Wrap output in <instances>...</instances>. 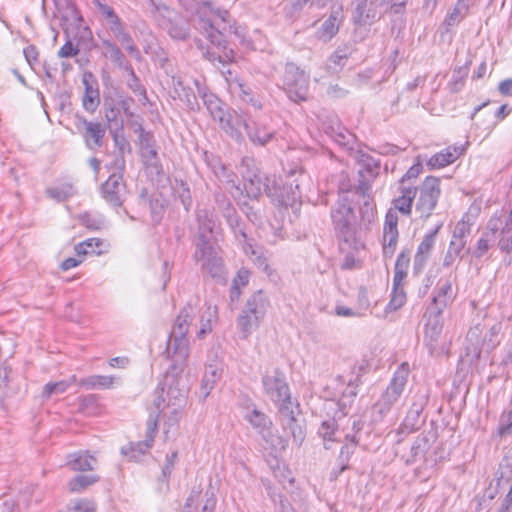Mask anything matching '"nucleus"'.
<instances>
[{"label":"nucleus","mask_w":512,"mask_h":512,"mask_svg":"<svg viewBox=\"0 0 512 512\" xmlns=\"http://www.w3.org/2000/svg\"><path fill=\"white\" fill-rule=\"evenodd\" d=\"M230 14L227 10H213L209 2H204L197 11L195 28L205 36L211 44L220 47L223 42V31L229 25Z\"/></svg>","instance_id":"obj_3"},{"label":"nucleus","mask_w":512,"mask_h":512,"mask_svg":"<svg viewBox=\"0 0 512 512\" xmlns=\"http://www.w3.org/2000/svg\"><path fill=\"white\" fill-rule=\"evenodd\" d=\"M466 245L450 240L448 249L443 258V267L448 268L454 264L458 257H461V252L464 250Z\"/></svg>","instance_id":"obj_54"},{"label":"nucleus","mask_w":512,"mask_h":512,"mask_svg":"<svg viewBox=\"0 0 512 512\" xmlns=\"http://www.w3.org/2000/svg\"><path fill=\"white\" fill-rule=\"evenodd\" d=\"M231 85L238 92L239 97L244 102L252 105L257 109H260L262 107L261 103L257 99H255L251 89L246 84L241 82L238 78L235 77L231 79Z\"/></svg>","instance_id":"obj_49"},{"label":"nucleus","mask_w":512,"mask_h":512,"mask_svg":"<svg viewBox=\"0 0 512 512\" xmlns=\"http://www.w3.org/2000/svg\"><path fill=\"white\" fill-rule=\"evenodd\" d=\"M409 374V366L407 363H402L395 371L387 388L392 391V394H397L399 397L402 395L407 383Z\"/></svg>","instance_id":"obj_42"},{"label":"nucleus","mask_w":512,"mask_h":512,"mask_svg":"<svg viewBox=\"0 0 512 512\" xmlns=\"http://www.w3.org/2000/svg\"><path fill=\"white\" fill-rule=\"evenodd\" d=\"M283 89L293 102H302L308 99L309 75L296 64L288 62L283 75Z\"/></svg>","instance_id":"obj_5"},{"label":"nucleus","mask_w":512,"mask_h":512,"mask_svg":"<svg viewBox=\"0 0 512 512\" xmlns=\"http://www.w3.org/2000/svg\"><path fill=\"white\" fill-rule=\"evenodd\" d=\"M66 465L72 471H91L97 464V459L90 455L88 451H78L71 453L66 458Z\"/></svg>","instance_id":"obj_31"},{"label":"nucleus","mask_w":512,"mask_h":512,"mask_svg":"<svg viewBox=\"0 0 512 512\" xmlns=\"http://www.w3.org/2000/svg\"><path fill=\"white\" fill-rule=\"evenodd\" d=\"M249 117L246 113H238L233 109H228L217 120L220 128L233 140L242 143L244 140L241 128H248L247 122Z\"/></svg>","instance_id":"obj_15"},{"label":"nucleus","mask_w":512,"mask_h":512,"mask_svg":"<svg viewBox=\"0 0 512 512\" xmlns=\"http://www.w3.org/2000/svg\"><path fill=\"white\" fill-rule=\"evenodd\" d=\"M248 128H245L248 139L257 146H266L274 137L275 130L261 121H254L249 118Z\"/></svg>","instance_id":"obj_22"},{"label":"nucleus","mask_w":512,"mask_h":512,"mask_svg":"<svg viewBox=\"0 0 512 512\" xmlns=\"http://www.w3.org/2000/svg\"><path fill=\"white\" fill-rule=\"evenodd\" d=\"M500 220H493L491 219L488 223V229L491 230V232H485L483 233V235L480 237V239L477 241V245H476V248L473 252V255L476 257V258H481L485 255V253L489 250V242H490V235L491 236H494L496 231L498 230V222Z\"/></svg>","instance_id":"obj_46"},{"label":"nucleus","mask_w":512,"mask_h":512,"mask_svg":"<svg viewBox=\"0 0 512 512\" xmlns=\"http://www.w3.org/2000/svg\"><path fill=\"white\" fill-rule=\"evenodd\" d=\"M244 419L253 427L254 430H256L258 434L266 428H273L271 418L266 413L255 407L246 411Z\"/></svg>","instance_id":"obj_39"},{"label":"nucleus","mask_w":512,"mask_h":512,"mask_svg":"<svg viewBox=\"0 0 512 512\" xmlns=\"http://www.w3.org/2000/svg\"><path fill=\"white\" fill-rule=\"evenodd\" d=\"M364 421L358 416H351L348 419L342 421L341 432L345 435L346 432L355 434L358 437V433L362 431Z\"/></svg>","instance_id":"obj_58"},{"label":"nucleus","mask_w":512,"mask_h":512,"mask_svg":"<svg viewBox=\"0 0 512 512\" xmlns=\"http://www.w3.org/2000/svg\"><path fill=\"white\" fill-rule=\"evenodd\" d=\"M102 240L99 238H90L87 239L75 246V252L78 255H86V254H100L101 252L97 249L102 246Z\"/></svg>","instance_id":"obj_55"},{"label":"nucleus","mask_w":512,"mask_h":512,"mask_svg":"<svg viewBox=\"0 0 512 512\" xmlns=\"http://www.w3.org/2000/svg\"><path fill=\"white\" fill-rule=\"evenodd\" d=\"M399 232L383 231L382 255L385 260L391 259L396 251Z\"/></svg>","instance_id":"obj_50"},{"label":"nucleus","mask_w":512,"mask_h":512,"mask_svg":"<svg viewBox=\"0 0 512 512\" xmlns=\"http://www.w3.org/2000/svg\"><path fill=\"white\" fill-rule=\"evenodd\" d=\"M259 435L261 436L264 449L268 450L275 457L284 452L288 447V439L274 433L272 428H266Z\"/></svg>","instance_id":"obj_30"},{"label":"nucleus","mask_w":512,"mask_h":512,"mask_svg":"<svg viewBox=\"0 0 512 512\" xmlns=\"http://www.w3.org/2000/svg\"><path fill=\"white\" fill-rule=\"evenodd\" d=\"M119 380L114 376L92 375L81 379L79 385L87 389H109Z\"/></svg>","instance_id":"obj_44"},{"label":"nucleus","mask_w":512,"mask_h":512,"mask_svg":"<svg viewBox=\"0 0 512 512\" xmlns=\"http://www.w3.org/2000/svg\"><path fill=\"white\" fill-rule=\"evenodd\" d=\"M345 441L346 443L342 446L338 456L339 468L331 471V480H337L338 477L349 468V460L359 444V437H356L355 434H351L350 432H346Z\"/></svg>","instance_id":"obj_23"},{"label":"nucleus","mask_w":512,"mask_h":512,"mask_svg":"<svg viewBox=\"0 0 512 512\" xmlns=\"http://www.w3.org/2000/svg\"><path fill=\"white\" fill-rule=\"evenodd\" d=\"M216 310H213L211 306H207L206 309L200 315V329L198 331V338H203L207 333L211 332L212 319L215 317Z\"/></svg>","instance_id":"obj_56"},{"label":"nucleus","mask_w":512,"mask_h":512,"mask_svg":"<svg viewBox=\"0 0 512 512\" xmlns=\"http://www.w3.org/2000/svg\"><path fill=\"white\" fill-rule=\"evenodd\" d=\"M82 83L85 92L82 98L83 108L89 112L94 113L100 104V92L97 80L91 72H86L83 75Z\"/></svg>","instance_id":"obj_19"},{"label":"nucleus","mask_w":512,"mask_h":512,"mask_svg":"<svg viewBox=\"0 0 512 512\" xmlns=\"http://www.w3.org/2000/svg\"><path fill=\"white\" fill-rule=\"evenodd\" d=\"M141 152L147 163L148 175L152 177V179L161 181L164 178V172L158 158V152L155 144L141 150Z\"/></svg>","instance_id":"obj_35"},{"label":"nucleus","mask_w":512,"mask_h":512,"mask_svg":"<svg viewBox=\"0 0 512 512\" xmlns=\"http://www.w3.org/2000/svg\"><path fill=\"white\" fill-rule=\"evenodd\" d=\"M172 90L171 97L173 99H179L183 102L189 110H196L199 107L197 97L193 90L185 86L181 78L172 76Z\"/></svg>","instance_id":"obj_28"},{"label":"nucleus","mask_w":512,"mask_h":512,"mask_svg":"<svg viewBox=\"0 0 512 512\" xmlns=\"http://www.w3.org/2000/svg\"><path fill=\"white\" fill-rule=\"evenodd\" d=\"M102 46L104 47L103 55L111 60L116 67L123 71L130 69L132 65L115 42L103 39Z\"/></svg>","instance_id":"obj_32"},{"label":"nucleus","mask_w":512,"mask_h":512,"mask_svg":"<svg viewBox=\"0 0 512 512\" xmlns=\"http://www.w3.org/2000/svg\"><path fill=\"white\" fill-rule=\"evenodd\" d=\"M278 410L283 431L292 437L297 447H300L306 437L305 421L295 416L292 405L282 404Z\"/></svg>","instance_id":"obj_14"},{"label":"nucleus","mask_w":512,"mask_h":512,"mask_svg":"<svg viewBox=\"0 0 512 512\" xmlns=\"http://www.w3.org/2000/svg\"><path fill=\"white\" fill-rule=\"evenodd\" d=\"M75 127L82 135L85 146L96 151L104 144L106 127L100 122L88 121L85 117L75 116Z\"/></svg>","instance_id":"obj_12"},{"label":"nucleus","mask_w":512,"mask_h":512,"mask_svg":"<svg viewBox=\"0 0 512 512\" xmlns=\"http://www.w3.org/2000/svg\"><path fill=\"white\" fill-rule=\"evenodd\" d=\"M418 188L411 185H402L399 187L400 196L392 201L395 212H400L405 216H409L412 212L413 202L417 195Z\"/></svg>","instance_id":"obj_29"},{"label":"nucleus","mask_w":512,"mask_h":512,"mask_svg":"<svg viewBox=\"0 0 512 512\" xmlns=\"http://www.w3.org/2000/svg\"><path fill=\"white\" fill-rule=\"evenodd\" d=\"M98 481L97 475H77L68 482V488L71 492H80Z\"/></svg>","instance_id":"obj_51"},{"label":"nucleus","mask_w":512,"mask_h":512,"mask_svg":"<svg viewBox=\"0 0 512 512\" xmlns=\"http://www.w3.org/2000/svg\"><path fill=\"white\" fill-rule=\"evenodd\" d=\"M243 179L244 190L247 197L251 199H258L262 195L263 190L266 192V186L270 185V183H264L262 177L252 171L243 173Z\"/></svg>","instance_id":"obj_34"},{"label":"nucleus","mask_w":512,"mask_h":512,"mask_svg":"<svg viewBox=\"0 0 512 512\" xmlns=\"http://www.w3.org/2000/svg\"><path fill=\"white\" fill-rule=\"evenodd\" d=\"M404 283L395 284L393 281L391 299L388 304V308L391 310H397L401 308L406 302V293L404 290Z\"/></svg>","instance_id":"obj_52"},{"label":"nucleus","mask_w":512,"mask_h":512,"mask_svg":"<svg viewBox=\"0 0 512 512\" xmlns=\"http://www.w3.org/2000/svg\"><path fill=\"white\" fill-rule=\"evenodd\" d=\"M347 414L348 411L337 409L332 418L324 420L321 423L318 429V434L323 438L324 442L340 441V439L337 437V434L341 432L342 421L345 420ZM324 446L326 449H329L326 443H324Z\"/></svg>","instance_id":"obj_21"},{"label":"nucleus","mask_w":512,"mask_h":512,"mask_svg":"<svg viewBox=\"0 0 512 512\" xmlns=\"http://www.w3.org/2000/svg\"><path fill=\"white\" fill-rule=\"evenodd\" d=\"M375 17V13L373 12L370 14V10L366 11V3L361 2L356 6L355 12H354V21L355 23L366 25L369 23L370 19H373Z\"/></svg>","instance_id":"obj_63"},{"label":"nucleus","mask_w":512,"mask_h":512,"mask_svg":"<svg viewBox=\"0 0 512 512\" xmlns=\"http://www.w3.org/2000/svg\"><path fill=\"white\" fill-rule=\"evenodd\" d=\"M466 148L463 145H450L440 152L434 154L427 161L430 169H440L454 163L461 155L464 154Z\"/></svg>","instance_id":"obj_25"},{"label":"nucleus","mask_w":512,"mask_h":512,"mask_svg":"<svg viewBox=\"0 0 512 512\" xmlns=\"http://www.w3.org/2000/svg\"><path fill=\"white\" fill-rule=\"evenodd\" d=\"M376 214V205L368 199L363 201L360 206V218L358 219L348 194L339 195L338 201L331 208L330 217L336 236L341 241L340 247L342 250L348 248L358 251L364 248L360 235L361 231L370 229Z\"/></svg>","instance_id":"obj_2"},{"label":"nucleus","mask_w":512,"mask_h":512,"mask_svg":"<svg viewBox=\"0 0 512 512\" xmlns=\"http://www.w3.org/2000/svg\"><path fill=\"white\" fill-rule=\"evenodd\" d=\"M158 418L156 415L150 414L146 422L145 440L138 442H130L121 448V454L129 461H139L142 456L146 455L154 443V438L158 433Z\"/></svg>","instance_id":"obj_11"},{"label":"nucleus","mask_w":512,"mask_h":512,"mask_svg":"<svg viewBox=\"0 0 512 512\" xmlns=\"http://www.w3.org/2000/svg\"><path fill=\"white\" fill-rule=\"evenodd\" d=\"M441 225L437 226L433 231L425 234L421 243L419 244L413 262V273L420 274L426 266L430 257L432 249L435 245L436 235L438 234Z\"/></svg>","instance_id":"obj_18"},{"label":"nucleus","mask_w":512,"mask_h":512,"mask_svg":"<svg viewBox=\"0 0 512 512\" xmlns=\"http://www.w3.org/2000/svg\"><path fill=\"white\" fill-rule=\"evenodd\" d=\"M471 61H468L465 65L456 67L453 70L451 80L447 86L450 93H459L465 86L466 78L469 74Z\"/></svg>","instance_id":"obj_43"},{"label":"nucleus","mask_w":512,"mask_h":512,"mask_svg":"<svg viewBox=\"0 0 512 512\" xmlns=\"http://www.w3.org/2000/svg\"><path fill=\"white\" fill-rule=\"evenodd\" d=\"M501 325L500 324H494L490 329L488 334L485 336L484 339V346H486L487 350H492L498 345L497 337L500 333Z\"/></svg>","instance_id":"obj_64"},{"label":"nucleus","mask_w":512,"mask_h":512,"mask_svg":"<svg viewBox=\"0 0 512 512\" xmlns=\"http://www.w3.org/2000/svg\"><path fill=\"white\" fill-rule=\"evenodd\" d=\"M500 236L499 248L507 253H512V212L505 217Z\"/></svg>","instance_id":"obj_48"},{"label":"nucleus","mask_w":512,"mask_h":512,"mask_svg":"<svg viewBox=\"0 0 512 512\" xmlns=\"http://www.w3.org/2000/svg\"><path fill=\"white\" fill-rule=\"evenodd\" d=\"M425 331L424 343L431 355H439V340L443 330L442 313L426 309L424 313Z\"/></svg>","instance_id":"obj_13"},{"label":"nucleus","mask_w":512,"mask_h":512,"mask_svg":"<svg viewBox=\"0 0 512 512\" xmlns=\"http://www.w3.org/2000/svg\"><path fill=\"white\" fill-rule=\"evenodd\" d=\"M198 310L191 303H187L177 315L169 339L165 353L167 358L171 360V365L166 372L164 385L167 386L168 405L176 406L172 413L177 417L179 410L186 399L187 389L185 386L179 387L178 376L182 374L187 365L189 357V340L187 333L192 324Z\"/></svg>","instance_id":"obj_1"},{"label":"nucleus","mask_w":512,"mask_h":512,"mask_svg":"<svg viewBox=\"0 0 512 512\" xmlns=\"http://www.w3.org/2000/svg\"><path fill=\"white\" fill-rule=\"evenodd\" d=\"M292 176H288L285 182L275 179L266 186V194L275 205L293 206L301 198L300 185L297 180H292Z\"/></svg>","instance_id":"obj_9"},{"label":"nucleus","mask_w":512,"mask_h":512,"mask_svg":"<svg viewBox=\"0 0 512 512\" xmlns=\"http://www.w3.org/2000/svg\"><path fill=\"white\" fill-rule=\"evenodd\" d=\"M470 233L471 225L467 221L461 220L455 225L451 240L466 245Z\"/></svg>","instance_id":"obj_57"},{"label":"nucleus","mask_w":512,"mask_h":512,"mask_svg":"<svg viewBox=\"0 0 512 512\" xmlns=\"http://www.w3.org/2000/svg\"><path fill=\"white\" fill-rule=\"evenodd\" d=\"M340 11L333 10L317 31V36L323 41L331 40L339 31Z\"/></svg>","instance_id":"obj_40"},{"label":"nucleus","mask_w":512,"mask_h":512,"mask_svg":"<svg viewBox=\"0 0 512 512\" xmlns=\"http://www.w3.org/2000/svg\"><path fill=\"white\" fill-rule=\"evenodd\" d=\"M128 74L129 78L127 79L128 88L139 97V100L145 105L148 101L147 92L145 87L141 84L140 79L135 74L133 67L131 66L129 70H125Z\"/></svg>","instance_id":"obj_47"},{"label":"nucleus","mask_w":512,"mask_h":512,"mask_svg":"<svg viewBox=\"0 0 512 512\" xmlns=\"http://www.w3.org/2000/svg\"><path fill=\"white\" fill-rule=\"evenodd\" d=\"M222 368L219 364H209L205 367L204 375L201 381L200 392L202 394V399L205 400L215 384L221 378Z\"/></svg>","instance_id":"obj_37"},{"label":"nucleus","mask_w":512,"mask_h":512,"mask_svg":"<svg viewBox=\"0 0 512 512\" xmlns=\"http://www.w3.org/2000/svg\"><path fill=\"white\" fill-rule=\"evenodd\" d=\"M216 503L217 500L213 491L207 490L202 496V490L198 486L191 489L190 495L185 501V508L197 510L201 506L202 512H213Z\"/></svg>","instance_id":"obj_20"},{"label":"nucleus","mask_w":512,"mask_h":512,"mask_svg":"<svg viewBox=\"0 0 512 512\" xmlns=\"http://www.w3.org/2000/svg\"><path fill=\"white\" fill-rule=\"evenodd\" d=\"M199 97L202 99L207 111L213 120L217 121L229 109L226 105L206 87L202 86L199 80L194 81Z\"/></svg>","instance_id":"obj_24"},{"label":"nucleus","mask_w":512,"mask_h":512,"mask_svg":"<svg viewBox=\"0 0 512 512\" xmlns=\"http://www.w3.org/2000/svg\"><path fill=\"white\" fill-rule=\"evenodd\" d=\"M440 193V179L434 176L426 177L419 187V197L415 206L421 218L427 219L431 216L437 205Z\"/></svg>","instance_id":"obj_10"},{"label":"nucleus","mask_w":512,"mask_h":512,"mask_svg":"<svg viewBox=\"0 0 512 512\" xmlns=\"http://www.w3.org/2000/svg\"><path fill=\"white\" fill-rule=\"evenodd\" d=\"M75 380L76 377L72 376L70 380L47 383L43 389V397L49 398L52 395L64 393Z\"/></svg>","instance_id":"obj_53"},{"label":"nucleus","mask_w":512,"mask_h":512,"mask_svg":"<svg viewBox=\"0 0 512 512\" xmlns=\"http://www.w3.org/2000/svg\"><path fill=\"white\" fill-rule=\"evenodd\" d=\"M262 385L267 397L279 406L292 405L289 386L284 372L276 367L267 370L262 377Z\"/></svg>","instance_id":"obj_8"},{"label":"nucleus","mask_w":512,"mask_h":512,"mask_svg":"<svg viewBox=\"0 0 512 512\" xmlns=\"http://www.w3.org/2000/svg\"><path fill=\"white\" fill-rule=\"evenodd\" d=\"M410 256L411 252L408 248L402 249V251L397 256L393 277V281H395L396 285H398V283H404L407 277L408 268L410 265Z\"/></svg>","instance_id":"obj_41"},{"label":"nucleus","mask_w":512,"mask_h":512,"mask_svg":"<svg viewBox=\"0 0 512 512\" xmlns=\"http://www.w3.org/2000/svg\"><path fill=\"white\" fill-rule=\"evenodd\" d=\"M452 283L449 279L440 280L433 294L428 310L443 313L452 302Z\"/></svg>","instance_id":"obj_26"},{"label":"nucleus","mask_w":512,"mask_h":512,"mask_svg":"<svg viewBox=\"0 0 512 512\" xmlns=\"http://www.w3.org/2000/svg\"><path fill=\"white\" fill-rule=\"evenodd\" d=\"M397 394H392L388 388L382 393L379 400L374 404L373 411L383 418L392 408V406L399 400Z\"/></svg>","instance_id":"obj_45"},{"label":"nucleus","mask_w":512,"mask_h":512,"mask_svg":"<svg viewBox=\"0 0 512 512\" xmlns=\"http://www.w3.org/2000/svg\"><path fill=\"white\" fill-rule=\"evenodd\" d=\"M214 201L223 217L227 220L228 224L231 227L237 226L238 218L236 210L233 207L229 197L222 191H216L214 193Z\"/></svg>","instance_id":"obj_38"},{"label":"nucleus","mask_w":512,"mask_h":512,"mask_svg":"<svg viewBox=\"0 0 512 512\" xmlns=\"http://www.w3.org/2000/svg\"><path fill=\"white\" fill-rule=\"evenodd\" d=\"M196 220L198 227L194 245L212 243L216 229V217L213 210L207 208L197 210Z\"/></svg>","instance_id":"obj_17"},{"label":"nucleus","mask_w":512,"mask_h":512,"mask_svg":"<svg viewBox=\"0 0 512 512\" xmlns=\"http://www.w3.org/2000/svg\"><path fill=\"white\" fill-rule=\"evenodd\" d=\"M430 449L429 439L425 435H419L409 447V451L401 454V459L406 465H413L425 460L426 453Z\"/></svg>","instance_id":"obj_27"},{"label":"nucleus","mask_w":512,"mask_h":512,"mask_svg":"<svg viewBox=\"0 0 512 512\" xmlns=\"http://www.w3.org/2000/svg\"><path fill=\"white\" fill-rule=\"evenodd\" d=\"M46 194L58 202H63L73 195V187L67 185L60 188H49L46 190Z\"/></svg>","instance_id":"obj_61"},{"label":"nucleus","mask_w":512,"mask_h":512,"mask_svg":"<svg viewBox=\"0 0 512 512\" xmlns=\"http://www.w3.org/2000/svg\"><path fill=\"white\" fill-rule=\"evenodd\" d=\"M79 410L85 414L93 415L98 411V399L94 394L86 395L79 400Z\"/></svg>","instance_id":"obj_59"},{"label":"nucleus","mask_w":512,"mask_h":512,"mask_svg":"<svg viewBox=\"0 0 512 512\" xmlns=\"http://www.w3.org/2000/svg\"><path fill=\"white\" fill-rule=\"evenodd\" d=\"M355 383H347L346 389L343 391L342 398L337 402L338 410L348 411L347 407L351 405L357 396V388L353 386Z\"/></svg>","instance_id":"obj_60"},{"label":"nucleus","mask_w":512,"mask_h":512,"mask_svg":"<svg viewBox=\"0 0 512 512\" xmlns=\"http://www.w3.org/2000/svg\"><path fill=\"white\" fill-rule=\"evenodd\" d=\"M193 258L203 273L212 278H222L225 273V265L220 255V249L212 243L195 244Z\"/></svg>","instance_id":"obj_7"},{"label":"nucleus","mask_w":512,"mask_h":512,"mask_svg":"<svg viewBox=\"0 0 512 512\" xmlns=\"http://www.w3.org/2000/svg\"><path fill=\"white\" fill-rule=\"evenodd\" d=\"M471 0H457L455 6L448 11L444 18L443 25L446 31L451 27L459 25L468 15Z\"/></svg>","instance_id":"obj_36"},{"label":"nucleus","mask_w":512,"mask_h":512,"mask_svg":"<svg viewBox=\"0 0 512 512\" xmlns=\"http://www.w3.org/2000/svg\"><path fill=\"white\" fill-rule=\"evenodd\" d=\"M270 305L269 297L263 290L254 292L247 300L237 319L238 327L247 338L264 319Z\"/></svg>","instance_id":"obj_4"},{"label":"nucleus","mask_w":512,"mask_h":512,"mask_svg":"<svg viewBox=\"0 0 512 512\" xmlns=\"http://www.w3.org/2000/svg\"><path fill=\"white\" fill-rule=\"evenodd\" d=\"M66 36L67 40L65 44L58 51L59 58H69L78 55L81 43L85 40L92 39L91 31L88 28H84L79 37L71 39L67 31Z\"/></svg>","instance_id":"obj_33"},{"label":"nucleus","mask_w":512,"mask_h":512,"mask_svg":"<svg viewBox=\"0 0 512 512\" xmlns=\"http://www.w3.org/2000/svg\"><path fill=\"white\" fill-rule=\"evenodd\" d=\"M207 164L211 167L213 173L219 179L227 178V181H231L229 179L230 175L227 174V168L220 162L217 157L211 155L210 157L207 155Z\"/></svg>","instance_id":"obj_62"},{"label":"nucleus","mask_w":512,"mask_h":512,"mask_svg":"<svg viewBox=\"0 0 512 512\" xmlns=\"http://www.w3.org/2000/svg\"><path fill=\"white\" fill-rule=\"evenodd\" d=\"M126 184L121 174H111L101 185V194L107 203L113 207H120L124 201Z\"/></svg>","instance_id":"obj_16"},{"label":"nucleus","mask_w":512,"mask_h":512,"mask_svg":"<svg viewBox=\"0 0 512 512\" xmlns=\"http://www.w3.org/2000/svg\"><path fill=\"white\" fill-rule=\"evenodd\" d=\"M151 5L158 13L159 26L166 30L174 39L185 40L189 36V24L174 9L166 6L159 0H150Z\"/></svg>","instance_id":"obj_6"}]
</instances>
